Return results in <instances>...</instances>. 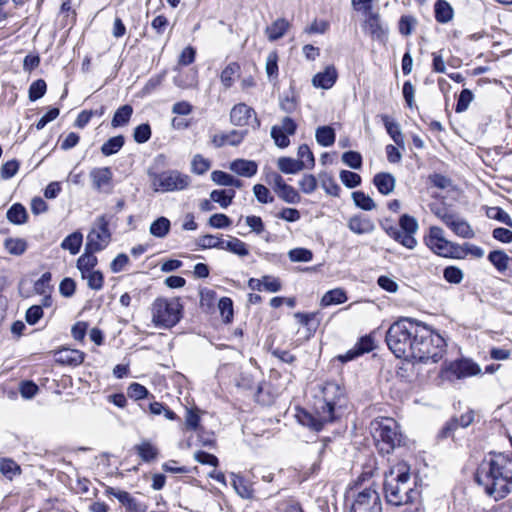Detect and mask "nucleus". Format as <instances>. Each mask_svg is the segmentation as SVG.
Returning <instances> with one entry per match:
<instances>
[{
    "mask_svg": "<svg viewBox=\"0 0 512 512\" xmlns=\"http://www.w3.org/2000/svg\"><path fill=\"white\" fill-rule=\"evenodd\" d=\"M230 170L243 177H252L258 171V165L255 161L246 159H236L230 163Z\"/></svg>",
    "mask_w": 512,
    "mask_h": 512,
    "instance_id": "nucleus-19",
    "label": "nucleus"
},
{
    "mask_svg": "<svg viewBox=\"0 0 512 512\" xmlns=\"http://www.w3.org/2000/svg\"><path fill=\"white\" fill-rule=\"evenodd\" d=\"M133 114V108L131 105H123L119 107L116 112L114 113V116L111 121V125L114 128L125 126L130 121V118Z\"/></svg>",
    "mask_w": 512,
    "mask_h": 512,
    "instance_id": "nucleus-34",
    "label": "nucleus"
},
{
    "mask_svg": "<svg viewBox=\"0 0 512 512\" xmlns=\"http://www.w3.org/2000/svg\"><path fill=\"white\" fill-rule=\"evenodd\" d=\"M321 187L324 191L331 196L338 197L340 195L341 188L336 183L332 175L324 173L319 176Z\"/></svg>",
    "mask_w": 512,
    "mask_h": 512,
    "instance_id": "nucleus-41",
    "label": "nucleus"
},
{
    "mask_svg": "<svg viewBox=\"0 0 512 512\" xmlns=\"http://www.w3.org/2000/svg\"><path fill=\"white\" fill-rule=\"evenodd\" d=\"M473 420L474 412L473 410L468 409L465 413L461 414L459 418L455 416L450 419V431L458 427L466 428L473 422Z\"/></svg>",
    "mask_w": 512,
    "mask_h": 512,
    "instance_id": "nucleus-50",
    "label": "nucleus"
},
{
    "mask_svg": "<svg viewBox=\"0 0 512 512\" xmlns=\"http://www.w3.org/2000/svg\"><path fill=\"white\" fill-rule=\"evenodd\" d=\"M475 480L489 496L503 499L512 490V458L502 453L491 454L479 465Z\"/></svg>",
    "mask_w": 512,
    "mask_h": 512,
    "instance_id": "nucleus-1",
    "label": "nucleus"
},
{
    "mask_svg": "<svg viewBox=\"0 0 512 512\" xmlns=\"http://www.w3.org/2000/svg\"><path fill=\"white\" fill-rule=\"evenodd\" d=\"M231 223H232L231 219L222 213L213 214L208 220V224L211 227L217 228V229L227 228L231 225Z\"/></svg>",
    "mask_w": 512,
    "mask_h": 512,
    "instance_id": "nucleus-63",
    "label": "nucleus"
},
{
    "mask_svg": "<svg viewBox=\"0 0 512 512\" xmlns=\"http://www.w3.org/2000/svg\"><path fill=\"white\" fill-rule=\"evenodd\" d=\"M174 84L181 89H192L198 86L197 70L191 69L184 73H179L173 79Z\"/></svg>",
    "mask_w": 512,
    "mask_h": 512,
    "instance_id": "nucleus-25",
    "label": "nucleus"
},
{
    "mask_svg": "<svg viewBox=\"0 0 512 512\" xmlns=\"http://www.w3.org/2000/svg\"><path fill=\"white\" fill-rule=\"evenodd\" d=\"M127 394L132 399L140 400L146 398L149 392L145 386L134 382L129 385Z\"/></svg>",
    "mask_w": 512,
    "mask_h": 512,
    "instance_id": "nucleus-64",
    "label": "nucleus"
},
{
    "mask_svg": "<svg viewBox=\"0 0 512 512\" xmlns=\"http://www.w3.org/2000/svg\"><path fill=\"white\" fill-rule=\"evenodd\" d=\"M134 449L144 462L154 461L158 456V449L149 441H142Z\"/></svg>",
    "mask_w": 512,
    "mask_h": 512,
    "instance_id": "nucleus-31",
    "label": "nucleus"
},
{
    "mask_svg": "<svg viewBox=\"0 0 512 512\" xmlns=\"http://www.w3.org/2000/svg\"><path fill=\"white\" fill-rule=\"evenodd\" d=\"M395 177L386 172L377 173L373 178V183L377 190L383 195H389L395 188Z\"/></svg>",
    "mask_w": 512,
    "mask_h": 512,
    "instance_id": "nucleus-22",
    "label": "nucleus"
},
{
    "mask_svg": "<svg viewBox=\"0 0 512 512\" xmlns=\"http://www.w3.org/2000/svg\"><path fill=\"white\" fill-rule=\"evenodd\" d=\"M165 76H166V72L163 71L162 73H160L158 75H154L151 78H149L148 81L145 83L144 87L142 88L141 93L143 95H149L152 92H154L156 89H158L162 85V83L165 79Z\"/></svg>",
    "mask_w": 512,
    "mask_h": 512,
    "instance_id": "nucleus-52",
    "label": "nucleus"
},
{
    "mask_svg": "<svg viewBox=\"0 0 512 512\" xmlns=\"http://www.w3.org/2000/svg\"><path fill=\"white\" fill-rule=\"evenodd\" d=\"M27 217L25 207L19 203L13 204L7 211V219L16 225L24 224L27 221Z\"/></svg>",
    "mask_w": 512,
    "mask_h": 512,
    "instance_id": "nucleus-36",
    "label": "nucleus"
},
{
    "mask_svg": "<svg viewBox=\"0 0 512 512\" xmlns=\"http://www.w3.org/2000/svg\"><path fill=\"white\" fill-rule=\"evenodd\" d=\"M220 314L225 323H230L233 319V302L228 297H223L218 302Z\"/></svg>",
    "mask_w": 512,
    "mask_h": 512,
    "instance_id": "nucleus-51",
    "label": "nucleus"
},
{
    "mask_svg": "<svg viewBox=\"0 0 512 512\" xmlns=\"http://www.w3.org/2000/svg\"><path fill=\"white\" fill-rule=\"evenodd\" d=\"M445 340L419 321L409 358L421 363H437L444 353Z\"/></svg>",
    "mask_w": 512,
    "mask_h": 512,
    "instance_id": "nucleus-3",
    "label": "nucleus"
},
{
    "mask_svg": "<svg viewBox=\"0 0 512 512\" xmlns=\"http://www.w3.org/2000/svg\"><path fill=\"white\" fill-rule=\"evenodd\" d=\"M365 30L370 36L380 42H384L387 36V27L383 24L377 13H369L365 20Z\"/></svg>",
    "mask_w": 512,
    "mask_h": 512,
    "instance_id": "nucleus-14",
    "label": "nucleus"
},
{
    "mask_svg": "<svg viewBox=\"0 0 512 512\" xmlns=\"http://www.w3.org/2000/svg\"><path fill=\"white\" fill-rule=\"evenodd\" d=\"M82 279L87 281V286L95 291H99L104 285L103 273L99 270L88 272L85 275H81Z\"/></svg>",
    "mask_w": 512,
    "mask_h": 512,
    "instance_id": "nucleus-43",
    "label": "nucleus"
},
{
    "mask_svg": "<svg viewBox=\"0 0 512 512\" xmlns=\"http://www.w3.org/2000/svg\"><path fill=\"white\" fill-rule=\"evenodd\" d=\"M253 193L258 200V202L262 204L272 203L274 201L273 196L271 195L269 189L262 185V184H256L253 187Z\"/></svg>",
    "mask_w": 512,
    "mask_h": 512,
    "instance_id": "nucleus-60",
    "label": "nucleus"
},
{
    "mask_svg": "<svg viewBox=\"0 0 512 512\" xmlns=\"http://www.w3.org/2000/svg\"><path fill=\"white\" fill-rule=\"evenodd\" d=\"M350 512H382L379 493L371 487L365 488L356 495Z\"/></svg>",
    "mask_w": 512,
    "mask_h": 512,
    "instance_id": "nucleus-10",
    "label": "nucleus"
},
{
    "mask_svg": "<svg viewBox=\"0 0 512 512\" xmlns=\"http://www.w3.org/2000/svg\"><path fill=\"white\" fill-rule=\"evenodd\" d=\"M232 477H233V480H232L233 487L235 488L238 495H240L242 498H250L252 496V490L246 484L244 479L235 474H232Z\"/></svg>",
    "mask_w": 512,
    "mask_h": 512,
    "instance_id": "nucleus-57",
    "label": "nucleus"
},
{
    "mask_svg": "<svg viewBox=\"0 0 512 512\" xmlns=\"http://www.w3.org/2000/svg\"><path fill=\"white\" fill-rule=\"evenodd\" d=\"M342 161L352 169H360L362 167V156L356 151H347L343 153Z\"/></svg>",
    "mask_w": 512,
    "mask_h": 512,
    "instance_id": "nucleus-56",
    "label": "nucleus"
},
{
    "mask_svg": "<svg viewBox=\"0 0 512 512\" xmlns=\"http://www.w3.org/2000/svg\"><path fill=\"white\" fill-rule=\"evenodd\" d=\"M151 187L155 192L181 191L189 187L191 178L178 170L151 173Z\"/></svg>",
    "mask_w": 512,
    "mask_h": 512,
    "instance_id": "nucleus-8",
    "label": "nucleus"
},
{
    "mask_svg": "<svg viewBox=\"0 0 512 512\" xmlns=\"http://www.w3.org/2000/svg\"><path fill=\"white\" fill-rule=\"evenodd\" d=\"M246 134V131L231 130L228 133H219L213 135L211 142L216 148L223 147L226 144L237 146L243 141Z\"/></svg>",
    "mask_w": 512,
    "mask_h": 512,
    "instance_id": "nucleus-15",
    "label": "nucleus"
},
{
    "mask_svg": "<svg viewBox=\"0 0 512 512\" xmlns=\"http://www.w3.org/2000/svg\"><path fill=\"white\" fill-rule=\"evenodd\" d=\"M113 219L114 215L111 214H103L95 219L93 226L87 235L85 245L87 249L100 252L109 245L112 234L108 226Z\"/></svg>",
    "mask_w": 512,
    "mask_h": 512,
    "instance_id": "nucleus-9",
    "label": "nucleus"
},
{
    "mask_svg": "<svg viewBox=\"0 0 512 512\" xmlns=\"http://www.w3.org/2000/svg\"><path fill=\"white\" fill-rule=\"evenodd\" d=\"M340 179L341 182L348 188H355L361 183L360 175L348 170H342L340 172Z\"/></svg>",
    "mask_w": 512,
    "mask_h": 512,
    "instance_id": "nucleus-58",
    "label": "nucleus"
},
{
    "mask_svg": "<svg viewBox=\"0 0 512 512\" xmlns=\"http://www.w3.org/2000/svg\"><path fill=\"white\" fill-rule=\"evenodd\" d=\"M57 363L78 366L84 360V353L80 350L63 348L55 353Z\"/></svg>",
    "mask_w": 512,
    "mask_h": 512,
    "instance_id": "nucleus-17",
    "label": "nucleus"
},
{
    "mask_svg": "<svg viewBox=\"0 0 512 512\" xmlns=\"http://www.w3.org/2000/svg\"><path fill=\"white\" fill-rule=\"evenodd\" d=\"M47 85L43 79L34 81L29 87V99L36 101L44 96L46 93Z\"/></svg>",
    "mask_w": 512,
    "mask_h": 512,
    "instance_id": "nucleus-54",
    "label": "nucleus"
},
{
    "mask_svg": "<svg viewBox=\"0 0 512 512\" xmlns=\"http://www.w3.org/2000/svg\"><path fill=\"white\" fill-rule=\"evenodd\" d=\"M487 216L491 219L498 220L507 226L512 227V219L510 215L500 207H490L487 210Z\"/></svg>",
    "mask_w": 512,
    "mask_h": 512,
    "instance_id": "nucleus-55",
    "label": "nucleus"
},
{
    "mask_svg": "<svg viewBox=\"0 0 512 512\" xmlns=\"http://www.w3.org/2000/svg\"><path fill=\"white\" fill-rule=\"evenodd\" d=\"M288 257L292 262H309L313 258V253L306 248H294L288 252Z\"/></svg>",
    "mask_w": 512,
    "mask_h": 512,
    "instance_id": "nucleus-53",
    "label": "nucleus"
},
{
    "mask_svg": "<svg viewBox=\"0 0 512 512\" xmlns=\"http://www.w3.org/2000/svg\"><path fill=\"white\" fill-rule=\"evenodd\" d=\"M511 259L504 251L500 250L491 251L488 255V260L499 272H504L508 268Z\"/></svg>",
    "mask_w": 512,
    "mask_h": 512,
    "instance_id": "nucleus-37",
    "label": "nucleus"
},
{
    "mask_svg": "<svg viewBox=\"0 0 512 512\" xmlns=\"http://www.w3.org/2000/svg\"><path fill=\"white\" fill-rule=\"evenodd\" d=\"M106 494L115 497L125 507L127 512H147L148 505L127 491L107 487Z\"/></svg>",
    "mask_w": 512,
    "mask_h": 512,
    "instance_id": "nucleus-12",
    "label": "nucleus"
},
{
    "mask_svg": "<svg viewBox=\"0 0 512 512\" xmlns=\"http://www.w3.org/2000/svg\"><path fill=\"white\" fill-rule=\"evenodd\" d=\"M182 305L177 298H158L152 305V321L156 326L171 328L181 319Z\"/></svg>",
    "mask_w": 512,
    "mask_h": 512,
    "instance_id": "nucleus-7",
    "label": "nucleus"
},
{
    "mask_svg": "<svg viewBox=\"0 0 512 512\" xmlns=\"http://www.w3.org/2000/svg\"><path fill=\"white\" fill-rule=\"evenodd\" d=\"M125 138L118 135L110 138L101 146V152L104 156H111L116 154L124 145Z\"/></svg>",
    "mask_w": 512,
    "mask_h": 512,
    "instance_id": "nucleus-39",
    "label": "nucleus"
},
{
    "mask_svg": "<svg viewBox=\"0 0 512 512\" xmlns=\"http://www.w3.org/2000/svg\"><path fill=\"white\" fill-rule=\"evenodd\" d=\"M222 250H227L240 257H245L249 254L248 246L245 242L236 237L229 236L228 240H224Z\"/></svg>",
    "mask_w": 512,
    "mask_h": 512,
    "instance_id": "nucleus-29",
    "label": "nucleus"
},
{
    "mask_svg": "<svg viewBox=\"0 0 512 512\" xmlns=\"http://www.w3.org/2000/svg\"><path fill=\"white\" fill-rule=\"evenodd\" d=\"M426 245L436 255L448 257V240L444 236V231L439 227H431L429 235L425 238Z\"/></svg>",
    "mask_w": 512,
    "mask_h": 512,
    "instance_id": "nucleus-13",
    "label": "nucleus"
},
{
    "mask_svg": "<svg viewBox=\"0 0 512 512\" xmlns=\"http://www.w3.org/2000/svg\"><path fill=\"white\" fill-rule=\"evenodd\" d=\"M383 489L388 504H412L418 493L410 486V466L400 461L390 467L384 474Z\"/></svg>",
    "mask_w": 512,
    "mask_h": 512,
    "instance_id": "nucleus-2",
    "label": "nucleus"
},
{
    "mask_svg": "<svg viewBox=\"0 0 512 512\" xmlns=\"http://www.w3.org/2000/svg\"><path fill=\"white\" fill-rule=\"evenodd\" d=\"M371 431L376 446L382 454H389L401 446L403 436L398 423L392 418L376 419L371 423Z\"/></svg>",
    "mask_w": 512,
    "mask_h": 512,
    "instance_id": "nucleus-6",
    "label": "nucleus"
},
{
    "mask_svg": "<svg viewBox=\"0 0 512 512\" xmlns=\"http://www.w3.org/2000/svg\"><path fill=\"white\" fill-rule=\"evenodd\" d=\"M349 229L356 234H369L374 231L373 221L366 216H353L348 222Z\"/></svg>",
    "mask_w": 512,
    "mask_h": 512,
    "instance_id": "nucleus-21",
    "label": "nucleus"
},
{
    "mask_svg": "<svg viewBox=\"0 0 512 512\" xmlns=\"http://www.w3.org/2000/svg\"><path fill=\"white\" fill-rule=\"evenodd\" d=\"M315 137L319 145L328 147L335 142V131L330 126H321L317 128Z\"/></svg>",
    "mask_w": 512,
    "mask_h": 512,
    "instance_id": "nucleus-38",
    "label": "nucleus"
},
{
    "mask_svg": "<svg viewBox=\"0 0 512 512\" xmlns=\"http://www.w3.org/2000/svg\"><path fill=\"white\" fill-rule=\"evenodd\" d=\"M113 173L109 167L94 168L90 171L93 187L101 191L111 184Z\"/></svg>",
    "mask_w": 512,
    "mask_h": 512,
    "instance_id": "nucleus-18",
    "label": "nucleus"
},
{
    "mask_svg": "<svg viewBox=\"0 0 512 512\" xmlns=\"http://www.w3.org/2000/svg\"><path fill=\"white\" fill-rule=\"evenodd\" d=\"M381 119L389 136L393 139L397 146L403 148L404 136L401 132L399 124L393 121L388 115H382Z\"/></svg>",
    "mask_w": 512,
    "mask_h": 512,
    "instance_id": "nucleus-26",
    "label": "nucleus"
},
{
    "mask_svg": "<svg viewBox=\"0 0 512 512\" xmlns=\"http://www.w3.org/2000/svg\"><path fill=\"white\" fill-rule=\"evenodd\" d=\"M321 398L315 404L317 423L316 430L322 428L325 423L332 422L337 417L338 410L344 402V393L341 387L334 382H327L321 391Z\"/></svg>",
    "mask_w": 512,
    "mask_h": 512,
    "instance_id": "nucleus-5",
    "label": "nucleus"
},
{
    "mask_svg": "<svg viewBox=\"0 0 512 512\" xmlns=\"http://www.w3.org/2000/svg\"><path fill=\"white\" fill-rule=\"evenodd\" d=\"M288 134L278 128L277 125L271 128V137L279 148H286L290 144Z\"/></svg>",
    "mask_w": 512,
    "mask_h": 512,
    "instance_id": "nucleus-61",
    "label": "nucleus"
},
{
    "mask_svg": "<svg viewBox=\"0 0 512 512\" xmlns=\"http://www.w3.org/2000/svg\"><path fill=\"white\" fill-rule=\"evenodd\" d=\"M151 137V128L147 123L140 124L134 129L133 138L135 142L142 144L147 142Z\"/></svg>",
    "mask_w": 512,
    "mask_h": 512,
    "instance_id": "nucleus-62",
    "label": "nucleus"
},
{
    "mask_svg": "<svg viewBox=\"0 0 512 512\" xmlns=\"http://www.w3.org/2000/svg\"><path fill=\"white\" fill-rule=\"evenodd\" d=\"M473 99V93L469 89H463L456 98L455 111L457 113L466 111Z\"/></svg>",
    "mask_w": 512,
    "mask_h": 512,
    "instance_id": "nucleus-47",
    "label": "nucleus"
},
{
    "mask_svg": "<svg viewBox=\"0 0 512 512\" xmlns=\"http://www.w3.org/2000/svg\"><path fill=\"white\" fill-rule=\"evenodd\" d=\"M400 228L409 235H414L416 231L418 230V223L416 219L412 216H409L407 214H404L401 216L400 221Z\"/></svg>",
    "mask_w": 512,
    "mask_h": 512,
    "instance_id": "nucleus-59",
    "label": "nucleus"
},
{
    "mask_svg": "<svg viewBox=\"0 0 512 512\" xmlns=\"http://www.w3.org/2000/svg\"><path fill=\"white\" fill-rule=\"evenodd\" d=\"M4 247L12 255H22L27 248L26 242L19 238H8L4 242Z\"/></svg>",
    "mask_w": 512,
    "mask_h": 512,
    "instance_id": "nucleus-46",
    "label": "nucleus"
},
{
    "mask_svg": "<svg viewBox=\"0 0 512 512\" xmlns=\"http://www.w3.org/2000/svg\"><path fill=\"white\" fill-rule=\"evenodd\" d=\"M22 472L21 467L11 458L0 457V473L8 480H13L14 477L20 475Z\"/></svg>",
    "mask_w": 512,
    "mask_h": 512,
    "instance_id": "nucleus-28",
    "label": "nucleus"
},
{
    "mask_svg": "<svg viewBox=\"0 0 512 512\" xmlns=\"http://www.w3.org/2000/svg\"><path fill=\"white\" fill-rule=\"evenodd\" d=\"M338 77L334 66H327L323 72L314 75L312 84L316 88L330 89L336 82Z\"/></svg>",
    "mask_w": 512,
    "mask_h": 512,
    "instance_id": "nucleus-16",
    "label": "nucleus"
},
{
    "mask_svg": "<svg viewBox=\"0 0 512 512\" xmlns=\"http://www.w3.org/2000/svg\"><path fill=\"white\" fill-rule=\"evenodd\" d=\"M276 194L283 201L290 203V204H297L300 202V199H301L297 190L288 184L282 185V188L279 191H277Z\"/></svg>",
    "mask_w": 512,
    "mask_h": 512,
    "instance_id": "nucleus-45",
    "label": "nucleus"
},
{
    "mask_svg": "<svg viewBox=\"0 0 512 512\" xmlns=\"http://www.w3.org/2000/svg\"><path fill=\"white\" fill-rule=\"evenodd\" d=\"M98 251H91L85 247L84 253L77 260V269L81 275H85L88 272L95 271V266L98 263L97 257L94 255Z\"/></svg>",
    "mask_w": 512,
    "mask_h": 512,
    "instance_id": "nucleus-23",
    "label": "nucleus"
},
{
    "mask_svg": "<svg viewBox=\"0 0 512 512\" xmlns=\"http://www.w3.org/2000/svg\"><path fill=\"white\" fill-rule=\"evenodd\" d=\"M83 242V235L79 231L73 232L61 243V248L68 250L72 255L77 254L80 251Z\"/></svg>",
    "mask_w": 512,
    "mask_h": 512,
    "instance_id": "nucleus-32",
    "label": "nucleus"
},
{
    "mask_svg": "<svg viewBox=\"0 0 512 512\" xmlns=\"http://www.w3.org/2000/svg\"><path fill=\"white\" fill-rule=\"evenodd\" d=\"M170 220L164 216L157 218L150 225V234L157 238H164L170 231Z\"/></svg>",
    "mask_w": 512,
    "mask_h": 512,
    "instance_id": "nucleus-33",
    "label": "nucleus"
},
{
    "mask_svg": "<svg viewBox=\"0 0 512 512\" xmlns=\"http://www.w3.org/2000/svg\"><path fill=\"white\" fill-rule=\"evenodd\" d=\"M278 168L286 174H296L306 168L304 160H297L290 157H281L278 159Z\"/></svg>",
    "mask_w": 512,
    "mask_h": 512,
    "instance_id": "nucleus-27",
    "label": "nucleus"
},
{
    "mask_svg": "<svg viewBox=\"0 0 512 512\" xmlns=\"http://www.w3.org/2000/svg\"><path fill=\"white\" fill-rule=\"evenodd\" d=\"M290 27V23L284 18L276 19L265 29V34L269 41H276L283 37Z\"/></svg>",
    "mask_w": 512,
    "mask_h": 512,
    "instance_id": "nucleus-24",
    "label": "nucleus"
},
{
    "mask_svg": "<svg viewBox=\"0 0 512 512\" xmlns=\"http://www.w3.org/2000/svg\"><path fill=\"white\" fill-rule=\"evenodd\" d=\"M418 323L419 321L411 318H402L389 327L385 340L397 358H409Z\"/></svg>",
    "mask_w": 512,
    "mask_h": 512,
    "instance_id": "nucleus-4",
    "label": "nucleus"
},
{
    "mask_svg": "<svg viewBox=\"0 0 512 512\" xmlns=\"http://www.w3.org/2000/svg\"><path fill=\"white\" fill-rule=\"evenodd\" d=\"M345 301H347V295L346 292L341 288H336L327 291L322 299H321V305L323 307H327L330 305H336V304H342Z\"/></svg>",
    "mask_w": 512,
    "mask_h": 512,
    "instance_id": "nucleus-30",
    "label": "nucleus"
},
{
    "mask_svg": "<svg viewBox=\"0 0 512 512\" xmlns=\"http://www.w3.org/2000/svg\"><path fill=\"white\" fill-rule=\"evenodd\" d=\"M196 244H197V246H199L202 249L216 248V249L222 250V246L224 244V239H222L218 236H215V235L206 234L203 236H199L196 239Z\"/></svg>",
    "mask_w": 512,
    "mask_h": 512,
    "instance_id": "nucleus-42",
    "label": "nucleus"
},
{
    "mask_svg": "<svg viewBox=\"0 0 512 512\" xmlns=\"http://www.w3.org/2000/svg\"><path fill=\"white\" fill-rule=\"evenodd\" d=\"M265 70L270 80L278 77V54L276 51H272L266 58Z\"/></svg>",
    "mask_w": 512,
    "mask_h": 512,
    "instance_id": "nucleus-49",
    "label": "nucleus"
},
{
    "mask_svg": "<svg viewBox=\"0 0 512 512\" xmlns=\"http://www.w3.org/2000/svg\"><path fill=\"white\" fill-rule=\"evenodd\" d=\"M230 122L238 127L248 125H251L254 129L260 127V120L257 118L255 110L246 103H238L232 107Z\"/></svg>",
    "mask_w": 512,
    "mask_h": 512,
    "instance_id": "nucleus-11",
    "label": "nucleus"
},
{
    "mask_svg": "<svg viewBox=\"0 0 512 512\" xmlns=\"http://www.w3.org/2000/svg\"><path fill=\"white\" fill-rule=\"evenodd\" d=\"M240 66L236 62L228 64L221 72L220 80L222 85L227 89L234 83V77L239 73Z\"/></svg>",
    "mask_w": 512,
    "mask_h": 512,
    "instance_id": "nucleus-40",
    "label": "nucleus"
},
{
    "mask_svg": "<svg viewBox=\"0 0 512 512\" xmlns=\"http://www.w3.org/2000/svg\"><path fill=\"white\" fill-rule=\"evenodd\" d=\"M417 25V19L411 15H403L401 16L398 22L399 32L403 36H409Z\"/></svg>",
    "mask_w": 512,
    "mask_h": 512,
    "instance_id": "nucleus-48",
    "label": "nucleus"
},
{
    "mask_svg": "<svg viewBox=\"0 0 512 512\" xmlns=\"http://www.w3.org/2000/svg\"><path fill=\"white\" fill-rule=\"evenodd\" d=\"M450 229H452L455 234L462 238L470 239L474 237V231L470 224L463 219L450 218Z\"/></svg>",
    "mask_w": 512,
    "mask_h": 512,
    "instance_id": "nucleus-35",
    "label": "nucleus"
},
{
    "mask_svg": "<svg viewBox=\"0 0 512 512\" xmlns=\"http://www.w3.org/2000/svg\"><path fill=\"white\" fill-rule=\"evenodd\" d=\"M450 372L455 373L458 378H461L477 375L481 372V369L475 362L465 359L456 362L454 365L450 364Z\"/></svg>",
    "mask_w": 512,
    "mask_h": 512,
    "instance_id": "nucleus-20",
    "label": "nucleus"
},
{
    "mask_svg": "<svg viewBox=\"0 0 512 512\" xmlns=\"http://www.w3.org/2000/svg\"><path fill=\"white\" fill-rule=\"evenodd\" d=\"M352 199L357 207L365 211H371L376 207L373 199L362 191L353 192Z\"/></svg>",
    "mask_w": 512,
    "mask_h": 512,
    "instance_id": "nucleus-44",
    "label": "nucleus"
}]
</instances>
